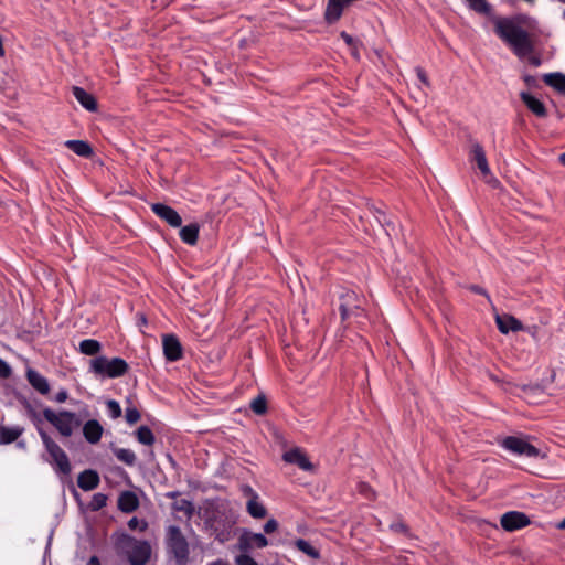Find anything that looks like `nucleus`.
<instances>
[{"label":"nucleus","instance_id":"nucleus-1","mask_svg":"<svg viewBox=\"0 0 565 565\" xmlns=\"http://www.w3.org/2000/svg\"><path fill=\"white\" fill-rule=\"evenodd\" d=\"M493 23L495 34L519 58H524L534 51V43L530 33L515 19L495 18Z\"/></svg>","mask_w":565,"mask_h":565},{"label":"nucleus","instance_id":"nucleus-2","mask_svg":"<svg viewBox=\"0 0 565 565\" xmlns=\"http://www.w3.org/2000/svg\"><path fill=\"white\" fill-rule=\"evenodd\" d=\"M117 546L127 554L131 565H146L150 559L151 546L146 541H137L131 535L121 534L117 541Z\"/></svg>","mask_w":565,"mask_h":565},{"label":"nucleus","instance_id":"nucleus-3","mask_svg":"<svg viewBox=\"0 0 565 565\" xmlns=\"http://www.w3.org/2000/svg\"><path fill=\"white\" fill-rule=\"evenodd\" d=\"M41 440L51 457L50 463L54 466L56 472L70 475L72 467L66 452L49 436V434L39 429Z\"/></svg>","mask_w":565,"mask_h":565},{"label":"nucleus","instance_id":"nucleus-4","mask_svg":"<svg viewBox=\"0 0 565 565\" xmlns=\"http://www.w3.org/2000/svg\"><path fill=\"white\" fill-rule=\"evenodd\" d=\"M129 366L121 358L108 360L106 356H97L90 361V371L97 375L116 379L127 373Z\"/></svg>","mask_w":565,"mask_h":565},{"label":"nucleus","instance_id":"nucleus-5","mask_svg":"<svg viewBox=\"0 0 565 565\" xmlns=\"http://www.w3.org/2000/svg\"><path fill=\"white\" fill-rule=\"evenodd\" d=\"M43 417L52 424L63 437H71L74 428L79 425L76 414L70 411L55 413L51 408L43 409Z\"/></svg>","mask_w":565,"mask_h":565},{"label":"nucleus","instance_id":"nucleus-6","mask_svg":"<svg viewBox=\"0 0 565 565\" xmlns=\"http://www.w3.org/2000/svg\"><path fill=\"white\" fill-rule=\"evenodd\" d=\"M499 445L507 451L527 458H537L541 456V451L529 440L527 436H508L499 440Z\"/></svg>","mask_w":565,"mask_h":565},{"label":"nucleus","instance_id":"nucleus-7","mask_svg":"<svg viewBox=\"0 0 565 565\" xmlns=\"http://www.w3.org/2000/svg\"><path fill=\"white\" fill-rule=\"evenodd\" d=\"M167 545L178 565H185L189 558V544L178 526L170 525L167 529Z\"/></svg>","mask_w":565,"mask_h":565},{"label":"nucleus","instance_id":"nucleus-8","mask_svg":"<svg viewBox=\"0 0 565 565\" xmlns=\"http://www.w3.org/2000/svg\"><path fill=\"white\" fill-rule=\"evenodd\" d=\"M269 544L267 537L262 533L243 531L238 537L237 548L239 552H250L254 548H264Z\"/></svg>","mask_w":565,"mask_h":565},{"label":"nucleus","instance_id":"nucleus-9","mask_svg":"<svg viewBox=\"0 0 565 565\" xmlns=\"http://www.w3.org/2000/svg\"><path fill=\"white\" fill-rule=\"evenodd\" d=\"M500 524L505 531L513 532L529 525L530 519L523 512L510 511L501 516Z\"/></svg>","mask_w":565,"mask_h":565},{"label":"nucleus","instance_id":"nucleus-10","mask_svg":"<svg viewBox=\"0 0 565 565\" xmlns=\"http://www.w3.org/2000/svg\"><path fill=\"white\" fill-rule=\"evenodd\" d=\"M151 211L172 227H180L182 224V218L179 213L169 205L153 203L151 204Z\"/></svg>","mask_w":565,"mask_h":565},{"label":"nucleus","instance_id":"nucleus-11","mask_svg":"<svg viewBox=\"0 0 565 565\" xmlns=\"http://www.w3.org/2000/svg\"><path fill=\"white\" fill-rule=\"evenodd\" d=\"M163 354L170 362L182 358V345L174 334H164L162 337Z\"/></svg>","mask_w":565,"mask_h":565},{"label":"nucleus","instance_id":"nucleus-12","mask_svg":"<svg viewBox=\"0 0 565 565\" xmlns=\"http://www.w3.org/2000/svg\"><path fill=\"white\" fill-rule=\"evenodd\" d=\"M351 301L356 302V295L353 291L347 292L340 305V312L343 320L353 315L359 316L362 312L361 307L358 303H351Z\"/></svg>","mask_w":565,"mask_h":565},{"label":"nucleus","instance_id":"nucleus-13","mask_svg":"<svg viewBox=\"0 0 565 565\" xmlns=\"http://www.w3.org/2000/svg\"><path fill=\"white\" fill-rule=\"evenodd\" d=\"M495 322L499 331L503 334H507L510 331H521L523 329L522 322L510 315H498L495 317Z\"/></svg>","mask_w":565,"mask_h":565},{"label":"nucleus","instance_id":"nucleus-14","mask_svg":"<svg viewBox=\"0 0 565 565\" xmlns=\"http://www.w3.org/2000/svg\"><path fill=\"white\" fill-rule=\"evenodd\" d=\"M471 160L476 162L478 169L484 178L491 177V170L488 164L486 152L481 145L475 143L471 148Z\"/></svg>","mask_w":565,"mask_h":565},{"label":"nucleus","instance_id":"nucleus-15","mask_svg":"<svg viewBox=\"0 0 565 565\" xmlns=\"http://www.w3.org/2000/svg\"><path fill=\"white\" fill-rule=\"evenodd\" d=\"M99 482V475L92 469L84 470L77 478V484L84 491H92L96 489Z\"/></svg>","mask_w":565,"mask_h":565},{"label":"nucleus","instance_id":"nucleus-16","mask_svg":"<svg viewBox=\"0 0 565 565\" xmlns=\"http://www.w3.org/2000/svg\"><path fill=\"white\" fill-rule=\"evenodd\" d=\"M284 460L289 463L297 465L300 469L309 471L312 469V463L307 456L299 449H291L284 454Z\"/></svg>","mask_w":565,"mask_h":565},{"label":"nucleus","instance_id":"nucleus-17","mask_svg":"<svg viewBox=\"0 0 565 565\" xmlns=\"http://www.w3.org/2000/svg\"><path fill=\"white\" fill-rule=\"evenodd\" d=\"M26 379L30 385L42 395H46L50 392V384L42 374L38 371L29 369L26 371Z\"/></svg>","mask_w":565,"mask_h":565},{"label":"nucleus","instance_id":"nucleus-18","mask_svg":"<svg viewBox=\"0 0 565 565\" xmlns=\"http://www.w3.org/2000/svg\"><path fill=\"white\" fill-rule=\"evenodd\" d=\"M103 427L96 419L87 420L83 426V435L89 444H97L103 435Z\"/></svg>","mask_w":565,"mask_h":565},{"label":"nucleus","instance_id":"nucleus-19","mask_svg":"<svg viewBox=\"0 0 565 565\" xmlns=\"http://www.w3.org/2000/svg\"><path fill=\"white\" fill-rule=\"evenodd\" d=\"M245 491L252 494V498L247 502V512L255 519H263L266 516L267 511L265 507L259 502L258 495L254 492L250 487H246Z\"/></svg>","mask_w":565,"mask_h":565},{"label":"nucleus","instance_id":"nucleus-20","mask_svg":"<svg viewBox=\"0 0 565 565\" xmlns=\"http://www.w3.org/2000/svg\"><path fill=\"white\" fill-rule=\"evenodd\" d=\"M73 95L75 99L88 111L97 110V102L95 97L87 93L84 88L74 86Z\"/></svg>","mask_w":565,"mask_h":565},{"label":"nucleus","instance_id":"nucleus-21","mask_svg":"<svg viewBox=\"0 0 565 565\" xmlns=\"http://www.w3.org/2000/svg\"><path fill=\"white\" fill-rule=\"evenodd\" d=\"M520 97L535 116L543 118L547 115L544 104L530 93L522 92Z\"/></svg>","mask_w":565,"mask_h":565},{"label":"nucleus","instance_id":"nucleus-22","mask_svg":"<svg viewBox=\"0 0 565 565\" xmlns=\"http://www.w3.org/2000/svg\"><path fill=\"white\" fill-rule=\"evenodd\" d=\"M139 505L138 498L134 492L126 491L120 494L118 499V508L120 511L130 513L135 511Z\"/></svg>","mask_w":565,"mask_h":565},{"label":"nucleus","instance_id":"nucleus-23","mask_svg":"<svg viewBox=\"0 0 565 565\" xmlns=\"http://www.w3.org/2000/svg\"><path fill=\"white\" fill-rule=\"evenodd\" d=\"M24 431L21 426H0V444L7 445L15 441Z\"/></svg>","mask_w":565,"mask_h":565},{"label":"nucleus","instance_id":"nucleus-24","mask_svg":"<svg viewBox=\"0 0 565 565\" xmlns=\"http://www.w3.org/2000/svg\"><path fill=\"white\" fill-rule=\"evenodd\" d=\"M65 146L83 158H89L93 154L90 145L84 140H67L65 141Z\"/></svg>","mask_w":565,"mask_h":565},{"label":"nucleus","instance_id":"nucleus-25","mask_svg":"<svg viewBox=\"0 0 565 565\" xmlns=\"http://www.w3.org/2000/svg\"><path fill=\"white\" fill-rule=\"evenodd\" d=\"M200 226L196 223H192L183 226L180 230V238L188 245H195L199 238Z\"/></svg>","mask_w":565,"mask_h":565},{"label":"nucleus","instance_id":"nucleus-26","mask_svg":"<svg viewBox=\"0 0 565 565\" xmlns=\"http://www.w3.org/2000/svg\"><path fill=\"white\" fill-rule=\"evenodd\" d=\"M544 83L553 87L558 93H565V75L562 73H548L545 74Z\"/></svg>","mask_w":565,"mask_h":565},{"label":"nucleus","instance_id":"nucleus-27","mask_svg":"<svg viewBox=\"0 0 565 565\" xmlns=\"http://www.w3.org/2000/svg\"><path fill=\"white\" fill-rule=\"evenodd\" d=\"M294 545L296 546V548L298 551L302 552L303 554H306L307 556H309L312 559H319L321 556L320 551L318 548H316L315 546H312L308 541H306L303 539H297L294 542Z\"/></svg>","mask_w":565,"mask_h":565},{"label":"nucleus","instance_id":"nucleus-28","mask_svg":"<svg viewBox=\"0 0 565 565\" xmlns=\"http://www.w3.org/2000/svg\"><path fill=\"white\" fill-rule=\"evenodd\" d=\"M79 352L85 355H96L102 350V344L94 339H85L79 342Z\"/></svg>","mask_w":565,"mask_h":565},{"label":"nucleus","instance_id":"nucleus-29","mask_svg":"<svg viewBox=\"0 0 565 565\" xmlns=\"http://www.w3.org/2000/svg\"><path fill=\"white\" fill-rule=\"evenodd\" d=\"M137 440L147 446H152L154 444V435L152 430L148 426H140L136 431Z\"/></svg>","mask_w":565,"mask_h":565},{"label":"nucleus","instance_id":"nucleus-30","mask_svg":"<svg viewBox=\"0 0 565 565\" xmlns=\"http://www.w3.org/2000/svg\"><path fill=\"white\" fill-rule=\"evenodd\" d=\"M115 456L119 461L128 466H134L136 462V455L131 449L118 448L115 450Z\"/></svg>","mask_w":565,"mask_h":565},{"label":"nucleus","instance_id":"nucleus-31","mask_svg":"<svg viewBox=\"0 0 565 565\" xmlns=\"http://www.w3.org/2000/svg\"><path fill=\"white\" fill-rule=\"evenodd\" d=\"M469 8L480 14H490L491 6L487 0H466Z\"/></svg>","mask_w":565,"mask_h":565},{"label":"nucleus","instance_id":"nucleus-32","mask_svg":"<svg viewBox=\"0 0 565 565\" xmlns=\"http://www.w3.org/2000/svg\"><path fill=\"white\" fill-rule=\"evenodd\" d=\"M172 509L178 512H183L188 518H191L194 513L193 503L186 499L175 501L172 505Z\"/></svg>","mask_w":565,"mask_h":565},{"label":"nucleus","instance_id":"nucleus-33","mask_svg":"<svg viewBox=\"0 0 565 565\" xmlns=\"http://www.w3.org/2000/svg\"><path fill=\"white\" fill-rule=\"evenodd\" d=\"M252 411L257 415H264L267 411V402L264 395H258L250 403Z\"/></svg>","mask_w":565,"mask_h":565},{"label":"nucleus","instance_id":"nucleus-34","mask_svg":"<svg viewBox=\"0 0 565 565\" xmlns=\"http://www.w3.org/2000/svg\"><path fill=\"white\" fill-rule=\"evenodd\" d=\"M24 407H25L28 417L34 424V426L36 427V430L39 431V429H43L42 428V417H41L40 413H38L30 403H25Z\"/></svg>","mask_w":565,"mask_h":565},{"label":"nucleus","instance_id":"nucleus-35","mask_svg":"<svg viewBox=\"0 0 565 565\" xmlns=\"http://www.w3.org/2000/svg\"><path fill=\"white\" fill-rule=\"evenodd\" d=\"M107 503V495L104 493H95L89 502V509L92 511H98L103 509Z\"/></svg>","mask_w":565,"mask_h":565},{"label":"nucleus","instance_id":"nucleus-36","mask_svg":"<svg viewBox=\"0 0 565 565\" xmlns=\"http://www.w3.org/2000/svg\"><path fill=\"white\" fill-rule=\"evenodd\" d=\"M107 413L109 417L116 419L121 416V407L119 403L115 399H109L106 402Z\"/></svg>","mask_w":565,"mask_h":565},{"label":"nucleus","instance_id":"nucleus-37","mask_svg":"<svg viewBox=\"0 0 565 565\" xmlns=\"http://www.w3.org/2000/svg\"><path fill=\"white\" fill-rule=\"evenodd\" d=\"M236 565H258V563L248 554V552H241L235 557Z\"/></svg>","mask_w":565,"mask_h":565},{"label":"nucleus","instance_id":"nucleus-38","mask_svg":"<svg viewBox=\"0 0 565 565\" xmlns=\"http://www.w3.org/2000/svg\"><path fill=\"white\" fill-rule=\"evenodd\" d=\"M128 527L132 531L145 532L148 527V523L145 520H139L136 516L129 520Z\"/></svg>","mask_w":565,"mask_h":565},{"label":"nucleus","instance_id":"nucleus-39","mask_svg":"<svg viewBox=\"0 0 565 565\" xmlns=\"http://www.w3.org/2000/svg\"><path fill=\"white\" fill-rule=\"evenodd\" d=\"M140 419V413L137 408L131 407L126 409V420L128 424H136Z\"/></svg>","mask_w":565,"mask_h":565},{"label":"nucleus","instance_id":"nucleus-40","mask_svg":"<svg viewBox=\"0 0 565 565\" xmlns=\"http://www.w3.org/2000/svg\"><path fill=\"white\" fill-rule=\"evenodd\" d=\"M214 539L218 541L220 543H224L230 540L231 537V531L230 530H222L218 531L217 529L213 530Z\"/></svg>","mask_w":565,"mask_h":565},{"label":"nucleus","instance_id":"nucleus-41","mask_svg":"<svg viewBox=\"0 0 565 565\" xmlns=\"http://www.w3.org/2000/svg\"><path fill=\"white\" fill-rule=\"evenodd\" d=\"M277 529H278V522L275 519H270L264 524V532L266 534H270V533L275 532Z\"/></svg>","mask_w":565,"mask_h":565},{"label":"nucleus","instance_id":"nucleus-42","mask_svg":"<svg viewBox=\"0 0 565 565\" xmlns=\"http://www.w3.org/2000/svg\"><path fill=\"white\" fill-rule=\"evenodd\" d=\"M11 374V369L2 359H0V377L7 379Z\"/></svg>","mask_w":565,"mask_h":565},{"label":"nucleus","instance_id":"nucleus-43","mask_svg":"<svg viewBox=\"0 0 565 565\" xmlns=\"http://www.w3.org/2000/svg\"><path fill=\"white\" fill-rule=\"evenodd\" d=\"M415 72L420 83H423L426 86H429V81L425 71L422 67H416Z\"/></svg>","mask_w":565,"mask_h":565},{"label":"nucleus","instance_id":"nucleus-44","mask_svg":"<svg viewBox=\"0 0 565 565\" xmlns=\"http://www.w3.org/2000/svg\"><path fill=\"white\" fill-rule=\"evenodd\" d=\"M67 398H68V393L66 390L63 388L60 392H57V394L54 397V401L56 403H64Z\"/></svg>","mask_w":565,"mask_h":565},{"label":"nucleus","instance_id":"nucleus-45","mask_svg":"<svg viewBox=\"0 0 565 565\" xmlns=\"http://www.w3.org/2000/svg\"><path fill=\"white\" fill-rule=\"evenodd\" d=\"M470 289H471L473 292H476V294L487 296V291H486L483 288H481V287H479V286H477V285L471 286V287H470Z\"/></svg>","mask_w":565,"mask_h":565},{"label":"nucleus","instance_id":"nucleus-46","mask_svg":"<svg viewBox=\"0 0 565 565\" xmlns=\"http://www.w3.org/2000/svg\"><path fill=\"white\" fill-rule=\"evenodd\" d=\"M341 38H342V39L344 40V42H345L347 44H349V45H351V44H352V42H353L352 36H351L350 34H348L347 32H342V33H341Z\"/></svg>","mask_w":565,"mask_h":565},{"label":"nucleus","instance_id":"nucleus-47","mask_svg":"<svg viewBox=\"0 0 565 565\" xmlns=\"http://www.w3.org/2000/svg\"><path fill=\"white\" fill-rule=\"evenodd\" d=\"M86 565H100V561L97 556H92Z\"/></svg>","mask_w":565,"mask_h":565},{"label":"nucleus","instance_id":"nucleus-48","mask_svg":"<svg viewBox=\"0 0 565 565\" xmlns=\"http://www.w3.org/2000/svg\"><path fill=\"white\" fill-rule=\"evenodd\" d=\"M392 527L395 529L396 531H404L405 530V525L402 524V523L393 524Z\"/></svg>","mask_w":565,"mask_h":565},{"label":"nucleus","instance_id":"nucleus-49","mask_svg":"<svg viewBox=\"0 0 565 565\" xmlns=\"http://www.w3.org/2000/svg\"><path fill=\"white\" fill-rule=\"evenodd\" d=\"M166 495H167V498L174 499L179 495V492L172 491V492H168Z\"/></svg>","mask_w":565,"mask_h":565},{"label":"nucleus","instance_id":"nucleus-50","mask_svg":"<svg viewBox=\"0 0 565 565\" xmlns=\"http://www.w3.org/2000/svg\"><path fill=\"white\" fill-rule=\"evenodd\" d=\"M559 162L565 166V152H563L561 156H559Z\"/></svg>","mask_w":565,"mask_h":565},{"label":"nucleus","instance_id":"nucleus-51","mask_svg":"<svg viewBox=\"0 0 565 565\" xmlns=\"http://www.w3.org/2000/svg\"><path fill=\"white\" fill-rule=\"evenodd\" d=\"M531 63H532L533 65H535V66H539V65H540V60H539V58H536V57H534V58H532V60H531Z\"/></svg>","mask_w":565,"mask_h":565},{"label":"nucleus","instance_id":"nucleus-52","mask_svg":"<svg viewBox=\"0 0 565 565\" xmlns=\"http://www.w3.org/2000/svg\"><path fill=\"white\" fill-rule=\"evenodd\" d=\"M209 565H227V564H225V563H224V562H222V561H215V562H213V563H211V564H209Z\"/></svg>","mask_w":565,"mask_h":565},{"label":"nucleus","instance_id":"nucleus-53","mask_svg":"<svg viewBox=\"0 0 565 565\" xmlns=\"http://www.w3.org/2000/svg\"><path fill=\"white\" fill-rule=\"evenodd\" d=\"M558 529H565V518L562 520V522L558 524Z\"/></svg>","mask_w":565,"mask_h":565},{"label":"nucleus","instance_id":"nucleus-54","mask_svg":"<svg viewBox=\"0 0 565 565\" xmlns=\"http://www.w3.org/2000/svg\"><path fill=\"white\" fill-rule=\"evenodd\" d=\"M18 446H19L20 448H24V447H25V443H24V441H19V443H18Z\"/></svg>","mask_w":565,"mask_h":565}]
</instances>
